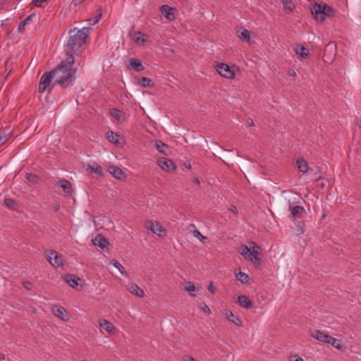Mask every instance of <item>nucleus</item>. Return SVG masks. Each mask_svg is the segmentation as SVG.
I'll use <instances>...</instances> for the list:
<instances>
[{"label":"nucleus","mask_w":361,"mask_h":361,"mask_svg":"<svg viewBox=\"0 0 361 361\" xmlns=\"http://www.w3.org/2000/svg\"><path fill=\"white\" fill-rule=\"evenodd\" d=\"M74 63V57L70 55L66 57V60L62 61L56 68L52 70L54 76L52 87L59 85L65 89L74 85L77 71L76 68H73Z\"/></svg>","instance_id":"1"},{"label":"nucleus","mask_w":361,"mask_h":361,"mask_svg":"<svg viewBox=\"0 0 361 361\" xmlns=\"http://www.w3.org/2000/svg\"><path fill=\"white\" fill-rule=\"evenodd\" d=\"M70 37L68 38L66 45V56L77 54L79 49L85 43L86 39L89 35L90 29L88 27H83L80 30L74 28L70 30Z\"/></svg>","instance_id":"2"},{"label":"nucleus","mask_w":361,"mask_h":361,"mask_svg":"<svg viewBox=\"0 0 361 361\" xmlns=\"http://www.w3.org/2000/svg\"><path fill=\"white\" fill-rule=\"evenodd\" d=\"M250 247L242 245L238 249V252L245 259L252 262L256 268H259L262 264V259L259 257L260 247L255 242L249 243Z\"/></svg>","instance_id":"3"},{"label":"nucleus","mask_w":361,"mask_h":361,"mask_svg":"<svg viewBox=\"0 0 361 361\" xmlns=\"http://www.w3.org/2000/svg\"><path fill=\"white\" fill-rule=\"evenodd\" d=\"M312 14L314 19L319 22H323L325 17H333L335 15L334 10L326 4H315L312 10Z\"/></svg>","instance_id":"4"},{"label":"nucleus","mask_w":361,"mask_h":361,"mask_svg":"<svg viewBox=\"0 0 361 361\" xmlns=\"http://www.w3.org/2000/svg\"><path fill=\"white\" fill-rule=\"evenodd\" d=\"M54 79V74L52 73V70L49 72H45L41 76L39 80L38 90L40 93L44 92L46 90H48L49 92L54 87H52L51 80Z\"/></svg>","instance_id":"5"},{"label":"nucleus","mask_w":361,"mask_h":361,"mask_svg":"<svg viewBox=\"0 0 361 361\" xmlns=\"http://www.w3.org/2000/svg\"><path fill=\"white\" fill-rule=\"evenodd\" d=\"M145 227L151 233H153L159 237H165L167 235L166 230L157 221H147L145 224Z\"/></svg>","instance_id":"6"},{"label":"nucleus","mask_w":361,"mask_h":361,"mask_svg":"<svg viewBox=\"0 0 361 361\" xmlns=\"http://www.w3.org/2000/svg\"><path fill=\"white\" fill-rule=\"evenodd\" d=\"M235 66H229L228 64L224 63H217L216 66V70L218 73L226 79H233L235 78Z\"/></svg>","instance_id":"7"},{"label":"nucleus","mask_w":361,"mask_h":361,"mask_svg":"<svg viewBox=\"0 0 361 361\" xmlns=\"http://www.w3.org/2000/svg\"><path fill=\"white\" fill-rule=\"evenodd\" d=\"M287 201L291 217L294 219L302 218L303 214L305 213V208L298 205L293 206V204L295 203V202H291L290 199H288Z\"/></svg>","instance_id":"8"},{"label":"nucleus","mask_w":361,"mask_h":361,"mask_svg":"<svg viewBox=\"0 0 361 361\" xmlns=\"http://www.w3.org/2000/svg\"><path fill=\"white\" fill-rule=\"evenodd\" d=\"M309 335L317 341L327 344L329 342L331 338V336H329L328 334L318 329L310 330L309 331Z\"/></svg>","instance_id":"9"},{"label":"nucleus","mask_w":361,"mask_h":361,"mask_svg":"<svg viewBox=\"0 0 361 361\" xmlns=\"http://www.w3.org/2000/svg\"><path fill=\"white\" fill-rule=\"evenodd\" d=\"M157 164L160 168L167 172H173L176 169V165L169 159L161 157L157 160Z\"/></svg>","instance_id":"10"},{"label":"nucleus","mask_w":361,"mask_h":361,"mask_svg":"<svg viewBox=\"0 0 361 361\" xmlns=\"http://www.w3.org/2000/svg\"><path fill=\"white\" fill-rule=\"evenodd\" d=\"M48 262L55 267H58L63 265V259L61 256L58 254L57 252L51 250L47 255Z\"/></svg>","instance_id":"11"},{"label":"nucleus","mask_w":361,"mask_h":361,"mask_svg":"<svg viewBox=\"0 0 361 361\" xmlns=\"http://www.w3.org/2000/svg\"><path fill=\"white\" fill-rule=\"evenodd\" d=\"M51 312L62 321L67 322L69 319L68 312L61 305H54L51 308Z\"/></svg>","instance_id":"12"},{"label":"nucleus","mask_w":361,"mask_h":361,"mask_svg":"<svg viewBox=\"0 0 361 361\" xmlns=\"http://www.w3.org/2000/svg\"><path fill=\"white\" fill-rule=\"evenodd\" d=\"M160 11L165 18L169 21H173L176 19L175 13L176 8L170 7L168 5H163L160 8Z\"/></svg>","instance_id":"13"},{"label":"nucleus","mask_w":361,"mask_h":361,"mask_svg":"<svg viewBox=\"0 0 361 361\" xmlns=\"http://www.w3.org/2000/svg\"><path fill=\"white\" fill-rule=\"evenodd\" d=\"M109 172L116 179L123 180L126 178L124 171L118 166H111L109 167Z\"/></svg>","instance_id":"14"},{"label":"nucleus","mask_w":361,"mask_h":361,"mask_svg":"<svg viewBox=\"0 0 361 361\" xmlns=\"http://www.w3.org/2000/svg\"><path fill=\"white\" fill-rule=\"evenodd\" d=\"M86 171L90 173H97L102 176L103 175V169L97 162H92L87 164Z\"/></svg>","instance_id":"15"},{"label":"nucleus","mask_w":361,"mask_h":361,"mask_svg":"<svg viewBox=\"0 0 361 361\" xmlns=\"http://www.w3.org/2000/svg\"><path fill=\"white\" fill-rule=\"evenodd\" d=\"M237 302L241 307L245 309H250L253 307L252 301L246 295L238 296Z\"/></svg>","instance_id":"16"},{"label":"nucleus","mask_w":361,"mask_h":361,"mask_svg":"<svg viewBox=\"0 0 361 361\" xmlns=\"http://www.w3.org/2000/svg\"><path fill=\"white\" fill-rule=\"evenodd\" d=\"M296 165L298 170L302 173H307L309 171H312L309 168L307 162L302 158H298L296 160Z\"/></svg>","instance_id":"17"},{"label":"nucleus","mask_w":361,"mask_h":361,"mask_svg":"<svg viewBox=\"0 0 361 361\" xmlns=\"http://www.w3.org/2000/svg\"><path fill=\"white\" fill-rule=\"evenodd\" d=\"M128 290L130 293L139 297L143 298L145 296L144 290L139 287V286L136 283H131L129 285Z\"/></svg>","instance_id":"18"},{"label":"nucleus","mask_w":361,"mask_h":361,"mask_svg":"<svg viewBox=\"0 0 361 361\" xmlns=\"http://www.w3.org/2000/svg\"><path fill=\"white\" fill-rule=\"evenodd\" d=\"M99 325L100 327L103 328L106 332L109 334H114L115 332L116 328L114 324L109 322L106 319H102L99 322Z\"/></svg>","instance_id":"19"},{"label":"nucleus","mask_w":361,"mask_h":361,"mask_svg":"<svg viewBox=\"0 0 361 361\" xmlns=\"http://www.w3.org/2000/svg\"><path fill=\"white\" fill-rule=\"evenodd\" d=\"M59 184L66 195H70L73 192L72 184L66 179H61Z\"/></svg>","instance_id":"20"},{"label":"nucleus","mask_w":361,"mask_h":361,"mask_svg":"<svg viewBox=\"0 0 361 361\" xmlns=\"http://www.w3.org/2000/svg\"><path fill=\"white\" fill-rule=\"evenodd\" d=\"M225 315H226V318L230 322H231L232 323H233L236 326H243V322H242L241 319L238 317L235 316L231 311L226 310V313H225Z\"/></svg>","instance_id":"21"},{"label":"nucleus","mask_w":361,"mask_h":361,"mask_svg":"<svg viewBox=\"0 0 361 361\" xmlns=\"http://www.w3.org/2000/svg\"><path fill=\"white\" fill-rule=\"evenodd\" d=\"M63 280L72 288H75L78 286V281L79 278L73 274H66L63 277Z\"/></svg>","instance_id":"22"},{"label":"nucleus","mask_w":361,"mask_h":361,"mask_svg":"<svg viewBox=\"0 0 361 361\" xmlns=\"http://www.w3.org/2000/svg\"><path fill=\"white\" fill-rule=\"evenodd\" d=\"M129 63L130 68L136 71H142L145 69V67L139 59L131 58L129 59Z\"/></svg>","instance_id":"23"},{"label":"nucleus","mask_w":361,"mask_h":361,"mask_svg":"<svg viewBox=\"0 0 361 361\" xmlns=\"http://www.w3.org/2000/svg\"><path fill=\"white\" fill-rule=\"evenodd\" d=\"M294 51L296 54L300 56L302 59H305L309 55V50L301 44H296Z\"/></svg>","instance_id":"24"},{"label":"nucleus","mask_w":361,"mask_h":361,"mask_svg":"<svg viewBox=\"0 0 361 361\" xmlns=\"http://www.w3.org/2000/svg\"><path fill=\"white\" fill-rule=\"evenodd\" d=\"M110 115L116 119L118 121H123L125 119L124 114L118 109H110Z\"/></svg>","instance_id":"25"},{"label":"nucleus","mask_w":361,"mask_h":361,"mask_svg":"<svg viewBox=\"0 0 361 361\" xmlns=\"http://www.w3.org/2000/svg\"><path fill=\"white\" fill-rule=\"evenodd\" d=\"M133 39L135 43L138 44H143L146 42L147 38L146 35H144L142 32H136L133 35Z\"/></svg>","instance_id":"26"},{"label":"nucleus","mask_w":361,"mask_h":361,"mask_svg":"<svg viewBox=\"0 0 361 361\" xmlns=\"http://www.w3.org/2000/svg\"><path fill=\"white\" fill-rule=\"evenodd\" d=\"M238 37L241 41L250 42V33L247 29L243 28L238 31Z\"/></svg>","instance_id":"27"},{"label":"nucleus","mask_w":361,"mask_h":361,"mask_svg":"<svg viewBox=\"0 0 361 361\" xmlns=\"http://www.w3.org/2000/svg\"><path fill=\"white\" fill-rule=\"evenodd\" d=\"M328 344H330L332 347L337 350H343L345 348L344 345L341 343V340L333 338L331 336Z\"/></svg>","instance_id":"28"},{"label":"nucleus","mask_w":361,"mask_h":361,"mask_svg":"<svg viewBox=\"0 0 361 361\" xmlns=\"http://www.w3.org/2000/svg\"><path fill=\"white\" fill-rule=\"evenodd\" d=\"M93 243L95 245H98L102 248L105 247L106 245L109 243L108 240L105 238L101 236L100 235H97L94 238Z\"/></svg>","instance_id":"29"},{"label":"nucleus","mask_w":361,"mask_h":361,"mask_svg":"<svg viewBox=\"0 0 361 361\" xmlns=\"http://www.w3.org/2000/svg\"><path fill=\"white\" fill-rule=\"evenodd\" d=\"M190 228H193L192 234L193 236L199 239L201 242H204V240L207 238L204 236L198 230L195 228V226L194 224H190L189 226Z\"/></svg>","instance_id":"30"},{"label":"nucleus","mask_w":361,"mask_h":361,"mask_svg":"<svg viewBox=\"0 0 361 361\" xmlns=\"http://www.w3.org/2000/svg\"><path fill=\"white\" fill-rule=\"evenodd\" d=\"M283 8L289 12L293 11L295 6L291 0H281Z\"/></svg>","instance_id":"31"},{"label":"nucleus","mask_w":361,"mask_h":361,"mask_svg":"<svg viewBox=\"0 0 361 361\" xmlns=\"http://www.w3.org/2000/svg\"><path fill=\"white\" fill-rule=\"evenodd\" d=\"M139 84L143 87H152L153 86L152 80L146 77H142L140 80Z\"/></svg>","instance_id":"32"},{"label":"nucleus","mask_w":361,"mask_h":361,"mask_svg":"<svg viewBox=\"0 0 361 361\" xmlns=\"http://www.w3.org/2000/svg\"><path fill=\"white\" fill-rule=\"evenodd\" d=\"M155 147L161 154H166V149H168V146L160 140L156 142Z\"/></svg>","instance_id":"33"},{"label":"nucleus","mask_w":361,"mask_h":361,"mask_svg":"<svg viewBox=\"0 0 361 361\" xmlns=\"http://www.w3.org/2000/svg\"><path fill=\"white\" fill-rule=\"evenodd\" d=\"M106 138L110 142L118 144L119 135L114 132H110L107 133Z\"/></svg>","instance_id":"34"},{"label":"nucleus","mask_w":361,"mask_h":361,"mask_svg":"<svg viewBox=\"0 0 361 361\" xmlns=\"http://www.w3.org/2000/svg\"><path fill=\"white\" fill-rule=\"evenodd\" d=\"M235 278L238 281H240L243 283H246L248 282L249 276L247 274L240 271L235 274Z\"/></svg>","instance_id":"35"},{"label":"nucleus","mask_w":361,"mask_h":361,"mask_svg":"<svg viewBox=\"0 0 361 361\" xmlns=\"http://www.w3.org/2000/svg\"><path fill=\"white\" fill-rule=\"evenodd\" d=\"M11 136V134L10 133H6L5 130H0V145L5 144Z\"/></svg>","instance_id":"36"},{"label":"nucleus","mask_w":361,"mask_h":361,"mask_svg":"<svg viewBox=\"0 0 361 361\" xmlns=\"http://www.w3.org/2000/svg\"><path fill=\"white\" fill-rule=\"evenodd\" d=\"M111 264L114 267H116L121 272V274H123L125 276L128 275L125 268L123 267V265L121 264V263H119L115 259H113L111 261Z\"/></svg>","instance_id":"37"},{"label":"nucleus","mask_w":361,"mask_h":361,"mask_svg":"<svg viewBox=\"0 0 361 361\" xmlns=\"http://www.w3.org/2000/svg\"><path fill=\"white\" fill-rule=\"evenodd\" d=\"M185 290H187L191 296H193V297L195 296V294L194 293V292L196 290V287L193 283H192L190 281L187 282L186 285L185 286Z\"/></svg>","instance_id":"38"},{"label":"nucleus","mask_w":361,"mask_h":361,"mask_svg":"<svg viewBox=\"0 0 361 361\" xmlns=\"http://www.w3.org/2000/svg\"><path fill=\"white\" fill-rule=\"evenodd\" d=\"M4 204L8 207V208L11 209H16L18 204L16 202L11 199V198H6L4 199Z\"/></svg>","instance_id":"39"},{"label":"nucleus","mask_w":361,"mask_h":361,"mask_svg":"<svg viewBox=\"0 0 361 361\" xmlns=\"http://www.w3.org/2000/svg\"><path fill=\"white\" fill-rule=\"evenodd\" d=\"M35 16L33 14L30 15L27 18H26L18 26V30L20 31L23 30L25 25H27L29 21L33 18Z\"/></svg>","instance_id":"40"},{"label":"nucleus","mask_w":361,"mask_h":361,"mask_svg":"<svg viewBox=\"0 0 361 361\" xmlns=\"http://www.w3.org/2000/svg\"><path fill=\"white\" fill-rule=\"evenodd\" d=\"M200 308L205 313H207V314H211L212 312L209 309V307L205 304V303H202L200 305Z\"/></svg>","instance_id":"41"},{"label":"nucleus","mask_w":361,"mask_h":361,"mask_svg":"<svg viewBox=\"0 0 361 361\" xmlns=\"http://www.w3.org/2000/svg\"><path fill=\"white\" fill-rule=\"evenodd\" d=\"M26 178L30 182L35 183L37 180V176L32 173H27Z\"/></svg>","instance_id":"42"},{"label":"nucleus","mask_w":361,"mask_h":361,"mask_svg":"<svg viewBox=\"0 0 361 361\" xmlns=\"http://www.w3.org/2000/svg\"><path fill=\"white\" fill-rule=\"evenodd\" d=\"M47 0H32V4L35 5L36 7H41L42 4L45 2Z\"/></svg>","instance_id":"43"},{"label":"nucleus","mask_w":361,"mask_h":361,"mask_svg":"<svg viewBox=\"0 0 361 361\" xmlns=\"http://www.w3.org/2000/svg\"><path fill=\"white\" fill-rule=\"evenodd\" d=\"M22 285L27 290H30L32 287V283L29 281H23Z\"/></svg>","instance_id":"44"},{"label":"nucleus","mask_w":361,"mask_h":361,"mask_svg":"<svg viewBox=\"0 0 361 361\" xmlns=\"http://www.w3.org/2000/svg\"><path fill=\"white\" fill-rule=\"evenodd\" d=\"M207 289L211 293H214L215 291H216V288L215 287L213 286V283L212 282H210L209 284L207 286Z\"/></svg>","instance_id":"45"},{"label":"nucleus","mask_w":361,"mask_h":361,"mask_svg":"<svg viewBox=\"0 0 361 361\" xmlns=\"http://www.w3.org/2000/svg\"><path fill=\"white\" fill-rule=\"evenodd\" d=\"M229 211H231L235 216L238 215V209H237V207L235 206L231 205L229 207Z\"/></svg>","instance_id":"46"},{"label":"nucleus","mask_w":361,"mask_h":361,"mask_svg":"<svg viewBox=\"0 0 361 361\" xmlns=\"http://www.w3.org/2000/svg\"><path fill=\"white\" fill-rule=\"evenodd\" d=\"M102 14L99 13L98 16H97L95 17V19L94 20H89L90 21V25H94L96 23L98 22V20H99L100 17H101Z\"/></svg>","instance_id":"47"},{"label":"nucleus","mask_w":361,"mask_h":361,"mask_svg":"<svg viewBox=\"0 0 361 361\" xmlns=\"http://www.w3.org/2000/svg\"><path fill=\"white\" fill-rule=\"evenodd\" d=\"M288 75L290 76V77H293V78H295L296 77V73L294 70L293 69H290L288 71Z\"/></svg>","instance_id":"48"},{"label":"nucleus","mask_w":361,"mask_h":361,"mask_svg":"<svg viewBox=\"0 0 361 361\" xmlns=\"http://www.w3.org/2000/svg\"><path fill=\"white\" fill-rule=\"evenodd\" d=\"M247 126L250 127L255 126V123H254L253 120L250 118L247 119Z\"/></svg>","instance_id":"49"},{"label":"nucleus","mask_w":361,"mask_h":361,"mask_svg":"<svg viewBox=\"0 0 361 361\" xmlns=\"http://www.w3.org/2000/svg\"><path fill=\"white\" fill-rule=\"evenodd\" d=\"M183 361H197V360L191 356H185L183 358Z\"/></svg>","instance_id":"50"},{"label":"nucleus","mask_w":361,"mask_h":361,"mask_svg":"<svg viewBox=\"0 0 361 361\" xmlns=\"http://www.w3.org/2000/svg\"><path fill=\"white\" fill-rule=\"evenodd\" d=\"M291 361H304V360L302 358H301L300 357L295 355L293 356V359L291 360Z\"/></svg>","instance_id":"51"},{"label":"nucleus","mask_w":361,"mask_h":361,"mask_svg":"<svg viewBox=\"0 0 361 361\" xmlns=\"http://www.w3.org/2000/svg\"><path fill=\"white\" fill-rule=\"evenodd\" d=\"M83 0H73V2L75 4H81Z\"/></svg>","instance_id":"52"},{"label":"nucleus","mask_w":361,"mask_h":361,"mask_svg":"<svg viewBox=\"0 0 361 361\" xmlns=\"http://www.w3.org/2000/svg\"><path fill=\"white\" fill-rule=\"evenodd\" d=\"M194 183H196L197 185H200V181L198 178H195L194 179Z\"/></svg>","instance_id":"53"},{"label":"nucleus","mask_w":361,"mask_h":361,"mask_svg":"<svg viewBox=\"0 0 361 361\" xmlns=\"http://www.w3.org/2000/svg\"><path fill=\"white\" fill-rule=\"evenodd\" d=\"M5 359V355L2 353H0V360H3Z\"/></svg>","instance_id":"54"},{"label":"nucleus","mask_w":361,"mask_h":361,"mask_svg":"<svg viewBox=\"0 0 361 361\" xmlns=\"http://www.w3.org/2000/svg\"><path fill=\"white\" fill-rule=\"evenodd\" d=\"M359 128L361 129V118L359 121Z\"/></svg>","instance_id":"55"},{"label":"nucleus","mask_w":361,"mask_h":361,"mask_svg":"<svg viewBox=\"0 0 361 361\" xmlns=\"http://www.w3.org/2000/svg\"><path fill=\"white\" fill-rule=\"evenodd\" d=\"M190 167H191L190 164H188V166H187V168H188V169H190Z\"/></svg>","instance_id":"56"}]
</instances>
